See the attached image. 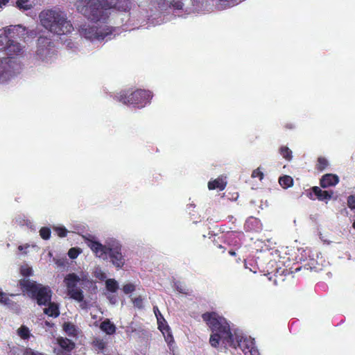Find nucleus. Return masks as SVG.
<instances>
[{
	"mask_svg": "<svg viewBox=\"0 0 355 355\" xmlns=\"http://www.w3.org/2000/svg\"><path fill=\"white\" fill-rule=\"evenodd\" d=\"M347 204L349 208L355 209V196H350L347 200Z\"/></svg>",
	"mask_w": 355,
	"mask_h": 355,
	"instance_id": "58836bf2",
	"label": "nucleus"
},
{
	"mask_svg": "<svg viewBox=\"0 0 355 355\" xmlns=\"http://www.w3.org/2000/svg\"><path fill=\"white\" fill-rule=\"evenodd\" d=\"M252 178H258L261 180L263 178V173L260 171L259 168H258L252 171Z\"/></svg>",
	"mask_w": 355,
	"mask_h": 355,
	"instance_id": "e433bc0d",
	"label": "nucleus"
},
{
	"mask_svg": "<svg viewBox=\"0 0 355 355\" xmlns=\"http://www.w3.org/2000/svg\"><path fill=\"white\" fill-rule=\"evenodd\" d=\"M92 344L96 349L100 352H103L107 346V342L100 338H95Z\"/></svg>",
	"mask_w": 355,
	"mask_h": 355,
	"instance_id": "4be33fe9",
	"label": "nucleus"
},
{
	"mask_svg": "<svg viewBox=\"0 0 355 355\" xmlns=\"http://www.w3.org/2000/svg\"><path fill=\"white\" fill-rule=\"evenodd\" d=\"M279 153L287 161H291L293 158L291 150L287 146H282L279 148Z\"/></svg>",
	"mask_w": 355,
	"mask_h": 355,
	"instance_id": "393cba45",
	"label": "nucleus"
},
{
	"mask_svg": "<svg viewBox=\"0 0 355 355\" xmlns=\"http://www.w3.org/2000/svg\"><path fill=\"white\" fill-rule=\"evenodd\" d=\"M33 5V1L31 0H17L16 1L17 7L23 11L31 10Z\"/></svg>",
	"mask_w": 355,
	"mask_h": 355,
	"instance_id": "aec40b11",
	"label": "nucleus"
},
{
	"mask_svg": "<svg viewBox=\"0 0 355 355\" xmlns=\"http://www.w3.org/2000/svg\"><path fill=\"white\" fill-rule=\"evenodd\" d=\"M57 343L60 347V349L62 350L71 351L75 347L74 343L67 338L59 337L57 338Z\"/></svg>",
	"mask_w": 355,
	"mask_h": 355,
	"instance_id": "f3484780",
	"label": "nucleus"
},
{
	"mask_svg": "<svg viewBox=\"0 0 355 355\" xmlns=\"http://www.w3.org/2000/svg\"><path fill=\"white\" fill-rule=\"evenodd\" d=\"M93 273L94 276L101 281H104L107 277L106 274L100 268H96Z\"/></svg>",
	"mask_w": 355,
	"mask_h": 355,
	"instance_id": "c756f323",
	"label": "nucleus"
},
{
	"mask_svg": "<svg viewBox=\"0 0 355 355\" xmlns=\"http://www.w3.org/2000/svg\"><path fill=\"white\" fill-rule=\"evenodd\" d=\"M220 1L230 2L232 0H219Z\"/></svg>",
	"mask_w": 355,
	"mask_h": 355,
	"instance_id": "3c124183",
	"label": "nucleus"
},
{
	"mask_svg": "<svg viewBox=\"0 0 355 355\" xmlns=\"http://www.w3.org/2000/svg\"><path fill=\"white\" fill-rule=\"evenodd\" d=\"M117 100L125 105H132L137 108H142L150 102L153 94L149 90L137 89L134 92L121 91L116 96Z\"/></svg>",
	"mask_w": 355,
	"mask_h": 355,
	"instance_id": "423d86ee",
	"label": "nucleus"
},
{
	"mask_svg": "<svg viewBox=\"0 0 355 355\" xmlns=\"http://www.w3.org/2000/svg\"><path fill=\"white\" fill-rule=\"evenodd\" d=\"M17 335L22 339H28L31 336V332L29 329L25 326H21L17 331Z\"/></svg>",
	"mask_w": 355,
	"mask_h": 355,
	"instance_id": "b1692460",
	"label": "nucleus"
},
{
	"mask_svg": "<svg viewBox=\"0 0 355 355\" xmlns=\"http://www.w3.org/2000/svg\"><path fill=\"white\" fill-rule=\"evenodd\" d=\"M19 284L23 291L29 296L35 297L39 304H46L48 307L44 309V312L52 317H57L59 315L58 306L56 304L51 302V291L49 286H44L37 284L29 279H22Z\"/></svg>",
	"mask_w": 355,
	"mask_h": 355,
	"instance_id": "7ed1b4c3",
	"label": "nucleus"
},
{
	"mask_svg": "<svg viewBox=\"0 0 355 355\" xmlns=\"http://www.w3.org/2000/svg\"><path fill=\"white\" fill-rule=\"evenodd\" d=\"M100 329L107 335H112L115 334L116 330V327L114 324L111 322L108 319L105 320L101 323Z\"/></svg>",
	"mask_w": 355,
	"mask_h": 355,
	"instance_id": "2eb2a0df",
	"label": "nucleus"
},
{
	"mask_svg": "<svg viewBox=\"0 0 355 355\" xmlns=\"http://www.w3.org/2000/svg\"><path fill=\"white\" fill-rule=\"evenodd\" d=\"M106 289L111 292L115 293L119 289L118 282L114 279H107L105 281Z\"/></svg>",
	"mask_w": 355,
	"mask_h": 355,
	"instance_id": "5701e85b",
	"label": "nucleus"
},
{
	"mask_svg": "<svg viewBox=\"0 0 355 355\" xmlns=\"http://www.w3.org/2000/svg\"><path fill=\"white\" fill-rule=\"evenodd\" d=\"M51 42L46 37H40L37 40V58L45 62H50L54 57V51L50 47Z\"/></svg>",
	"mask_w": 355,
	"mask_h": 355,
	"instance_id": "9d476101",
	"label": "nucleus"
},
{
	"mask_svg": "<svg viewBox=\"0 0 355 355\" xmlns=\"http://www.w3.org/2000/svg\"><path fill=\"white\" fill-rule=\"evenodd\" d=\"M7 33L0 35V51L8 58H17L24 54L25 46L20 43L8 39Z\"/></svg>",
	"mask_w": 355,
	"mask_h": 355,
	"instance_id": "6e6552de",
	"label": "nucleus"
},
{
	"mask_svg": "<svg viewBox=\"0 0 355 355\" xmlns=\"http://www.w3.org/2000/svg\"><path fill=\"white\" fill-rule=\"evenodd\" d=\"M339 182V178L337 175L332 173H327L324 175L320 180V184L322 188H327L329 187L336 185Z\"/></svg>",
	"mask_w": 355,
	"mask_h": 355,
	"instance_id": "ddd939ff",
	"label": "nucleus"
},
{
	"mask_svg": "<svg viewBox=\"0 0 355 355\" xmlns=\"http://www.w3.org/2000/svg\"><path fill=\"white\" fill-rule=\"evenodd\" d=\"M9 0H0V10L3 8L8 3Z\"/></svg>",
	"mask_w": 355,
	"mask_h": 355,
	"instance_id": "49530a36",
	"label": "nucleus"
},
{
	"mask_svg": "<svg viewBox=\"0 0 355 355\" xmlns=\"http://www.w3.org/2000/svg\"><path fill=\"white\" fill-rule=\"evenodd\" d=\"M58 235L60 237H64L66 236L67 230L63 227H56L54 228Z\"/></svg>",
	"mask_w": 355,
	"mask_h": 355,
	"instance_id": "4c0bfd02",
	"label": "nucleus"
},
{
	"mask_svg": "<svg viewBox=\"0 0 355 355\" xmlns=\"http://www.w3.org/2000/svg\"><path fill=\"white\" fill-rule=\"evenodd\" d=\"M284 128L286 129H289V130H291V129H293L295 128V125L291 123H287L284 125Z\"/></svg>",
	"mask_w": 355,
	"mask_h": 355,
	"instance_id": "a18cd8bd",
	"label": "nucleus"
},
{
	"mask_svg": "<svg viewBox=\"0 0 355 355\" xmlns=\"http://www.w3.org/2000/svg\"><path fill=\"white\" fill-rule=\"evenodd\" d=\"M80 251L79 249L77 248H71L69 250L68 254L70 258L75 259L78 257V255L80 254Z\"/></svg>",
	"mask_w": 355,
	"mask_h": 355,
	"instance_id": "f704fd0d",
	"label": "nucleus"
},
{
	"mask_svg": "<svg viewBox=\"0 0 355 355\" xmlns=\"http://www.w3.org/2000/svg\"><path fill=\"white\" fill-rule=\"evenodd\" d=\"M134 304L137 306H141L142 304V299L141 297L135 298L134 300Z\"/></svg>",
	"mask_w": 355,
	"mask_h": 355,
	"instance_id": "c03bdc74",
	"label": "nucleus"
},
{
	"mask_svg": "<svg viewBox=\"0 0 355 355\" xmlns=\"http://www.w3.org/2000/svg\"><path fill=\"white\" fill-rule=\"evenodd\" d=\"M77 10L83 15L87 16L89 14V1L88 0H73Z\"/></svg>",
	"mask_w": 355,
	"mask_h": 355,
	"instance_id": "a211bd4d",
	"label": "nucleus"
},
{
	"mask_svg": "<svg viewBox=\"0 0 355 355\" xmlns=\"http://www.w3.org/2000/svg\"><path fill=\"white\" fill-rule=\"evenodd\" d=\"M130 0H90V21L102 23L98 26L90 27V41L103 40L112 33L113 28L105 24L111 9L127 11L130 9Z\"/></svg>",
	"mask_w": 355,
	"mask_h": 355,
	"instance_id": "f257e3e1",
	"label": "nucleus"
},
{
	"mask_svg": "<svg viewBox=\"0 0 355 355\" xmlns=\"http://www.w3.org/2000/svg\"><path fill=\"white\" fill-rule=\"evenodd\" d=\"M234 238H235L234 234L231 233V234H228L226 235V239H227V240L233 239Z\"/></svg>",
	"mask_w": 355,
	"mask_h": 355,
	"instance_id": "de8ad7c7",
	"label": "nucleus"
},
{
	"mask_svg": "<svg viewBox=\"0 0 355 355\" xmlns=\"http://www.w3.org/2000/svg\"><path fill=\"white\" fill-rule=\"evenodd\" d=\"M163 328H164V329H163V331L162 332L164 334V330L167 332V335L164 336L165 340L168 345H171L172 343L174 342V339H173L172 334L169 331L170 328L167 324H166L165 326L163 324Z\"/></svg>",
	"mask_w": 355,
	"mask_h": 355,
	"instance_id": "c85d7f7f",
	"label": "nucleus"
},
{
	"mask_svg": "<svg viewBox=\"0 0 355 355\" xmlns=\"http://www.w3.org/2000/svg\"><path fill=\"white\" fill-rule=\"evenodd\" d=\"M39 17L42 25L54 34L67 35L73 30L67 14L58 8L43 10Z\"/></svg>",
	"mask_w": 355,
	"mask_h": 355,
	"instance_id": "39448f33",
	"label": "nucleus"
},
{
	"mask_svg": "<svg viewBox=\"0 0 355 355\" xmlns=\"http://www.w3.org/2000/svg\"><path fill=\"white\" fill-rule=\"evenodd\" d=\"M202 318L211 331L209 343L212 347H217L220 340L235 346L234 335L231 331L229 322L224 317L212 311L204 313Z\"/></svg>",
	"mask_w": 355,
	"mask_h": 355,
	"instance_id": "f03ea898",
	"label": "nucleus"
},
{
	"mask_svg": "<svg viewBox=\"0 0 355 355\" xmlns=\"http://www.w3.org/2000/svg\"><path fill=\"white\" fill-rule=\"evenodd\" d=\"M21 69V64L17 58H4L0 59V83H4Z\"/></svg>",
	"mask_w": 355,
	"mask_h": 355,
	"instance_id": "0eeeda50",
	"label": "nucleus"
},
{
	"mask_svg": "<svg viewBox=\"0 0 355 355\" xmlns=\"http://www.w3.org/2000/svg\"><path fill=\"white\" fill-rule=\"evenodd\" d=\"M171 6L177 10H181L183 8V3L182 0L172 1Z\"/></svg>",
	"mask_w": 355,
	"mask_h": 355,
	"instance_id": "c9c22d12",
	"label": "nucleus"
},
{
	"mask_svg": "<svg viewBox=\"0 0 355 355\" xmlns=\"http://www.w3.org/2000/svg\"><path fill=\"white\" fill-rule=\"evenodd\" d=\"M352 227H353L354 229H355V221L353 223Z\"/></svg>",
	"mask_w": 355,
	"mask_h": 355,
	"instance_id": "603ef678",
	"label": "nucleus"
},
{
	"mask_svg": "<svg viewBox=\"0 0 355 355\" xmlns=\"http://www.w3.org/2000/svg\"><path fill=\"white\" fill-rule=\"evenodd\" d=\"M54 261L55 262V263L58 266H65V263H66V261L65 259H54Z\"/></svg>",
	"mask_w": 355,
	"mask_h": 355,
	"instance_id": "37998d69",
	"label": "nucleus"
},
{
	"mask_svg": "<svg viewBox=\"0 0 355 355\" xmlns=\"http://www.w3.org/2000/svg\"><path fill=\"white\" fill-rule=\"evenodd\" d=\"M62 328L65 333L69 336L76 337L80 334L79 329L76 327L73 324L69 322H64L63 324Z\"/></svg>",
	"mask_w": 355,
	"mask_h": 355,
	"instance_id": "dca6fc26",
	"label": "nucleus"
},
{
	"mask_svg": "<svg viewBox=\"0 0 355 355\" xmlns=\"http://www.w3.org/2000/svg\"><path fill=\"white\" fill-rule=\"evenodd\" d=\"M10 300L8 297V295L0 291V303L3 305H10Z\"/></svg>",
	"mask_w": 355,
	"mask_h": 355,
	"instance_id": "2f4dec72",
	"label": "nucleus"
},
{
	"mask_svg": "<svg viewBox=\"0 0 355 355\" xmlns=\"http://www.w3.org/2000/svg\"><path fill=\"white\" fill-rule=\"evenodd\" d=\"M226 184L227 183L223 180V179L217 178L214 180L209 181L208 182V188L209 190L218 189L220 191H223V189H225Z\"/></svg>",
	"mask_w": 355,
	"mask_h": 355,
	"instance_id": "6ab92c4d",
	"label": "nucleus"
},
{
	"mask_svg": "<svg viewBox=\"0 0 355 355\" xmlns=\"http://www.w3.org/2000/svg\"><path fill=\"white\" fill-rule=\"evenodd\" d=\"M49 255L50 257H51V256H52V253H51V252H49Z\"/></svg>",
	"mask_w": 355,
	"mask_h": 355,
	"instance_id": "864d4df0",
	"label": "nucleus"
},
{
	"mask_svg": "<svg viewBox=\"0 0 355 355\" xmlns=\"http://www.w3.org/2000/svg\"><path fill=\"white\" fill-rule=\"evenodd\" d=\"M80 35L85 38L87 39L89 37V32L87 31V28L86 26H81L80 28Z\"/></svg>",
	"mask_w": 355,
	"mask_h": 355,
	"instance_id": "a19ab883",
	"label": "nucleus"
},
{
	"mask_svg": "<svg viewBox=\"0 0 355 355\" xmlns=\"http://www.w3.org/2000/svg\"><path fill=\"white\" fill-rule=\"evenodd\" d=\"M80 306H82L83 308H85V306H84L82 304H80Z\"/></svg>",
	"mask_w": 355,
	"mask_h": 355,
	"instance_id": "6e6d98bb",
	"label": "nucleus"
},
{
	"mask_svg": "<svg viewBox=\"0 0 355 355\" xmlns=\"http://www.w3.org/2000/svg\"><path fill=\"white\" fill-rule=\"evenodd\" d=\"M40 235L44 239H49L51 236V230L48 227H42L40 230Z\"/></svg>",
	"mask_w": 355,
	"mask_h": 355,
	"instance_id": "7c9ffc66",
	"label": "nucleus"
},
{
	"mask_svg": "<svg viewBox=\"0 0 355 355\" xmlns=\"http://www.w3.org/2000/svg\"><path fill=\"white\" fill-rule=\"evenodd\" d=\"M70 352L71 351H66V350L58 349H54V353L56 355H71Z\"/></svg>",
	"mask_w": 355,
	"mask_h": 355,
	"instance_id": "79ce46f5",
	"label": "nucleus"
},
{
	"mask_svg": "<svg viewBox=\"0 0 355 355\" xmlns=\"http://www.w3.org/2000/svg\"><path fill=\"white\" fill-rule=\"evenodd\" d=\"M218 248H222L223 247H222V245H218Z\"/></svg>",
	"mask_w": 355,
	"mask_h": 355,
	"instance_id": "5fc2aeb1",
	"label": "nucleus"
},
{
	"mask_svg": "<svg viewBox=\"0 0 355 355\" xmlns=\"http://www.w3.org/2000/svg\"><path fill=\"white\" fill-rule=\"evenodd\" d=\"M245 355H261L259 352L258 349L255 347V346L251 347L250 349L248 350Z\"/></svg>",
	"mask_w": 355,
	"mask_h": 355,
	"instance_id": "ea45409f",
	"label": "nucleus"
},
{
	"mask_svg": "<svg viewBox=\"0 0 355 355\" xmlns=\"http://www.w3.org/2000/svg\"><path fill=\"white\" fill-rule=\"evenodd\" d=\"M24 247L23 245H19V248H18V249H19V250H22L24 249Z\"/></svg>",
	"mask_w": 355,
	"mask_h": 355,
	"instance_id": "8fccbe9b",
	"label": "nucleus"
},
{
	"mask_svg": "<svg viewBox=\"0 0 355 355\" xmlns=\"http://www.w3.org/2000/svg\"><path fill=\"white\" fill-rule=\"evenodd\" d=\"M135 286L133 284L129 283L123 285V291L125 294H129L135 291Z\"/></svg>",
	"mask_w": 355,
	"mask_h": 355,
	"instance_id": "473e14b6",
	"label": "nucleus"
},
{
	"mask_svg": "<svg viewBox=\"0 0 355 355\" xmlns=\"http://www.w3.org/2000/svg\"><path fill=\"white\" fill-rule=\"evenodd\" d=\"M64 282L67 288L68 294L73 299L79 302H82L83 295L82 291L77 287L78 285H82L83 281L75 274L67 275L64 279Z\"/></svg>",
	"mask_w": 355,
	"mask_h": 355,
	"instance_id": "1a4fd4ad",
	"label": "nucleus"
},
{
	"mask_svg": "<svg viewBox=\"0 0 355 355\" xmlns=\"http://www.w3.org/2000/svg\"><path fill=\"white\" fill-rule=\"evenodd\" d=\"M279 183L283 189H288L293 185V180L290 175H283L279 178Z\"/></svg>",
	"mask_w": 355,
	"mask_h": 355,
	"instance_id": "412c9836",
	"label": "nucleus"
},
{
	"mask_svg": "<svg viewBox=\"0 0 355 355\" xmlns=\"http://www.w3.org/2000/svg\"><path fill=\"white\" fill-rule=\"evenodd\" d=\"M23 355H46L42 352H40L38 351H35L31 348H26Z\"/></svg>",
	"mask_w": 355,
	"mask_h": 355,
	"instance_id": "72a5a7b5",
	"label": "nucleus"
},
{
	"mask_svg": "<svg viewBox=\"0 0 355 355\" xmlns=\"http://www.w3.org/2000/svg\"><path fill=\"white\" fill-rule=\"evenodd\" d=\"M329 165V162L325 157H320L318 159L316 164V169L318 171H323Z\"/></svg>",
	"mask_w": 355,
	"mask_h": 355,
	"instance_id": "a878e982",
	"label": "nucleus"
},
{
	"mask_svg": "<svg viewBox=\"0 0 355 355\" xmlns=\"http://www.w3.org/2000/svg\"><path fill=\"white\" fill-rule=\"evenodd\" d=\"M153 309L157 319L159 329H160L161 331H162L163 329H164L163 328V322L166 323V321L163 316L162 315L157 307H154Z\"/></svg>",
	"mask_w": 355,
	"mask_h": 355,
	"instance_id": "bb28decb",
	"label": "nucleus"
},
{
	"mask_svg": "<svg viewBox=\"0 0 355 355\" xmlns=\"http://www.w3.org/2000/svg\"><path fill=\"white\" fill-rule=\"evenodd\" d=\"M33 268L28 264H24L20 267V273L24 277H28L33 275Z\"/></svg>",
	"mask_w": 355,
	"mask_h": 355,
	"instance_id": "cd10ccee",
	"label": "nucleus"
},
{
	"mask_svg": "<svg viewBox=\"0 0 355 355\" xmlns=\"http://www.w3.org/2000/svg\"><path fill=\"white\" fill-rule=\"evenodd\" d=\"M90 249L99 259L104 261L109 259L116 269H121L125 263V256L122 253V245L116 239L107 240L105 245H103L90 237Z\"/></svg>",
	"mask_w": 355,
	"mask_h": 355,
	"instance_id": "20e7f679",
	"label": "nucleus"
},
{
	"mask_svg": "<svg viewBox=\"0 0 355 355\" xmlns=\"http://www.w3.org/2000/svg\"><path fill=\"white\" fill-rule=\"evenodd\" d=\"M234 344L235 346L234 345H230L235 348L236 347H239L244 354L254 346V343L250 338L237 335H234Z\"/></svg>",
	"mask_w": 355,
	"mask_h": 355,
	"instance_id": "f8f14e48",
	"label": "nucleus"
},
{
	"mask_svg": "<svg viewBox=\"0 0 355 355\" xmlns=\"http://www.w3.org/2000/svg\"><path fill=\"white\" fill-rule=\"evenodd\" d=\"M311 191L309 193H307V196L310 199H314L313 198V194H314L317 199L320 201L323 200H329L332 198L334 195V192L332 191H323L318 187H313L311 189Z\"/></svg>",
	"mask_w": 355,
	"mask_h": 355,
	"instance_id": "9b49d317",
	"label": "nucleus"
},
{
	"mask_svg": "<svg viewBox=\"0 0 355 355\" xmlns=\"http://www.w3.org/2000/svg\"><path fill=\"white\" fill-rule=\"evenodd\" d=\"M229 254L232 256H235L236 255V252L233 250H230L229 251Z\"/></svg>",
	"mask_w": 355,
	"mask_h": 355,
	"instance_id": "09e8293b",
	"label": "nucleus"
},
{
	"mask_svg": "<svg viewBox=\"0 0 355 355\" xmlns=\"http://www.w3.org/2000/svg\"><path fill=\"white\" fill-rule=\"evenodd\" d=\"M4 33L7 34L13 33L19 37H24L25 35L28 34V31L26 28L21 25H14L7 26L4 28Z\"/></svg>",
	"mask_w": 355,
	"mask_h": 355,
	"instance_id": "4468645a",
	"label": "nucleus"
}]
</instances>
